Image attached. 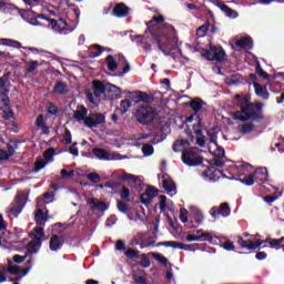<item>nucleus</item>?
I'll return each instance as SVG.
<instances>
[{"label":"nucleus","mask_w":284,"mask_h":284,"mask_svg":"<svg viewBox=\"0 0 284 284\" xmlns=\"http://www.w3.org/2000/svg\"><path fill=\"white\" fill-rule=\"evenodd\" d=\"M139 254H141V251L139 250H132V248H128L124 252V256H126V258L132 260V258H139Z\"/></svg>","instance_id":"de8ad7c7"},{"label":"nucleus","mask_w":284,"mask_h":284,"mask_svg":"<svg viewBox=\"0 0 284 284\" xmlns=\"http://www.w3.org/2000/svg\"><path fill=\"white\" fill-rule=\"evenodd\" d=\"M73 118L77 121H83L85 125V119H88V109H85V106L82 105L80 110H75L73 112Z\"/></svg>","instance_id":"c85d7f7f"},{"label":"nucleus","mask_w":284,"mask_h":284,"mask_svg":"<svg viewBox=\"0 0 284 284\" xmlns=\"http://www.w3.org/2000/svg\"><path fill=\"white\" fill-rule=\"evenodd\" d=\"M120 108H122V110H123L122 114H125V112H128V110H130V108H132V102H130V100H128V99L122 100L120 103Z\"/></svg>","instance_id":"13d9d810"},{"label":"nucleus","mask_w":284,"mask_h":284,"mask_svg":"<svg viewBox=\"0 0 284 284\" xmlns=\"http://www.w3.org/2000/svg\"><path fill=\"white\" fill-rule=\"evenodd\" d=\"M116 209L121 214H130V212H134V207L130 206L125 200H116Z\"/></svg>","instance_id":"393cba45"},{"label":"nucleus","mask_w":284,"mask_h":284,"mask_svg":"<svg viewBox=\"0 0 284 284\" xmlns=\"http://www.w3.org/2000/svg\"><path fill=\"white\" fill-rule=\"evenodd\" d=\"M235 48H241V49H245V48H254V40H252V37L247 36V37H244L240 40H237L235 42Z\"/></svg>","instance_id":"b1692460"},{"label":"nucleus","mask_w":284,"mask_h":284,"mask_svg":"<svg viewBox=\"0 0 284 284\" xmlns=\"http://www.w3.org/2000/svg\"><path fill=\"white\" fill-rule=\"evenodd\" d=\"M0 41L2 42V45H8L9 48H17V50H21V48H23L21 45V42L17 40L3 38V39H0Z\"/></svg>","instance_id":"e433bc0d"},{"label":"nucleus","mask_w":284,"mask_h":284,"mask_svg":"<svg viewBox=\"0 0 284 284\" xmlns=\"http://www.w3.org/2000/svg\"><path fill=\"white\" fill-rule=\"evenodd\" d=\"M165 17L154 16L149 22H146L145 34L150 32L151 43L158 48L165 57L172 54V50H176V29L170 23H164L159 30V23H163Z\"/></svg>","instance_id":"f257e3e1"},{"label":"nucleus","mask_w":284,"mask_h":284,"mask_svg":"<svg viewBox=\"0 0 284 284\" xmlns=\"http://www.w3.org/2000/svg\"><path fill=\"white\" fill-rule=\"evenodd\" d=\"M54 154H57V151L54 150V148H49L43 152V156L45 161H50V159H52Z\"/></svg>","instance_id":"bf43d9fd"},{"label":"nucleus","mask_w":284,"mask_h":284,"mask_svg":"<svg viewBox=\"0 0 284 284\" xmlns=\"http://www.w3.org/2000/svg\"><path fill=\"white\" fill-rule=\"evenodd\" d=\"M60 174H61L62 179H72V176H74V170L68 171L65 169H62L60 171Z\"/></svg>","instance_id":"338daca9"},{"label":"nucleus","mask_w":284,"mask_h":284,"mask_svg":"<svg viewBox=\"0 0 284 284\" xmlns=\"http://www.w3.org/2000/svg\"><path fill=\"white\" fill-rule=\"evenodd\" d=\"M162 187L168 192V194H172V192H176V184L172 180L164 179L162 181Z\"/></svg>","instance_id":"2f4dec72"},{"label":"nucleus","mask_w":284,"mask_h":284,"mask_svg":"<svg viewBox=\"0 0 284 284\" xmlns=\"http://www.w3.org/2000/svg\"><path fill=\"white\" fill-rule=\"evenodd\" d=\"M200 236H201V241H207L209 243H212L213 245L219 244V236L213 235L210 232H203Z\"/></svg>","instance_id":"473e14b6"},{"label":"nucleus","mask_w":284,"mask_h":284,"mask_svg":"<svg viewBox=\"0 0 284 284\" xmlns=\"http://www.w3.org/2000/svg\"><path fill=\"white\" fill-rule=\"evenodd\" d=\"M87 179H89L91 183H101V175H99V173H89L87 174Z\"/></svg>","instance_id":"4d7b16f0"},{"label":"nucleus","mask_w":284,"mask_h":284,"mask_svg":"<svg viewBox=\"0 0 284 284\" xmlns=\"http://www.w3.org/2000/svg\"><path fill=\"white\" fill-rule=\"evenodd\" d=\"M252 97L250 94H245L239 101L240 111H235L232 113L234 121H255L256 123H261L265 115L263 114V103L262 102H250Z\"/></svg>","instance_id":"f03ea898"},{"label":"nucleus","mask_w":284,"mask_h":284,"mask_svg":"<svg viewBox=\"0 0 284 284\" xmlns=\"http://www.w3.org/2000/svg\"><path fill=\"white\" fill-rule=\"evenodd\" d=\"M255 72L257 77H261V79H264L265 81H270L271 79L270 73L265 72V70H263V68L261 67V63L258 62L256 64Z\"/></svg>","instance_id":"a19ab883"},{"label":"nucleus","mask_w":284,"mask_h":284,"mask_svg":"<svg viewBox=\"0 0 284 284\" xmlns=\"http://www.w3.org/2000/svg\"><path fill=\"white\" fill-rule=\"evenodd\" d=\"M252 176H253L254 183H258V185H263L267 181L270 174L267 173V168L261 166V168H257L252 173Z\"/></svg>","instance_id":"dca6fc26"},{"label":"nucleus","mask_w":284,"mask_h":284,"mask_svg":"<svg viewBox=\"0 0 284 284\" xmlns=\"http://www.w3.org/2000/svg\"><path fill=\"white\" fill-rule=\"evenodd\" d=\"M135 39H141L140 43L142 44V48L150 52L152 50V44L150 42L145 41L143 39V36H135Z\"/></svg>","instance_id":"5fc2aeb1"},{"label":"nucleus","mask_w":284,"mask_h":284,"mask_svg":"<svg viewBox=\"0 0 284 284\" xmlns=\"http://www.w3.org/2000/svg\"><path fill=\"white\" fill-rule=\"evenodd\" d=\"M196 143L200 148H205V135L203 134V128L195 129Z\"/></svg>","instance_id":"f704fd0d"},{"label":"nucleus","mask_w":284,"mask_h":284,"mask_svg":"<svg viewBox=\"0 0 284 284\" xmlns=\"http://www.w3.org/2000/svg\"><path fill=\"white\" fill-rule=\"evenodd\" d=\"M153 258L158 261V263H161L162 265H168V257L159 254V253H152Z\"/></svg>","instance_id":"6e6d98bb"},{"label":"nucleus","mask_w":284,"mask_h":284,"mask_svg":"<svg viewBox=\"0 0 284 284\" xmlns=\"http://www.w3.org/2000/svg\"><path fill=\"white\" fill-rule=\"evenodd\" d=\"M194 119H197V123L193 125V130H199L200 128H203V115L201 114H191L186 118V123H192Z\"/></svg>","instance_id":"cd10ccee"},{"label":"nucleus","mask_w":284,"mask_h":284,"mask_svg":"<svg viewBox=\"0 0 284 284\" xmlns=\"http://www.w3.org/2000/svg\"><path fill=\"white\" fill-rule=\"evenodd\" d=\"M207 61H223L227 54L225 53V49L219 45H211L210 50H206L203 54Z\"/></svg>","instance_id":"0eeeda50"},{"label":"nucleus","mask_w":284,"mask_h":284,"mask_svg":"<svg viewBox=\"0 0 284 284\" xmlns=\"http://www.w3.org/2000/svg\"><path fill=\"white\" fill-rule=\"evenodd\" d=\"M155 196H159V190L154 186H148L145 192L140 195V201L143 205H150Z\"/></svg>","instance_id":"2eb2a0df"},{"label":"nucleus","mask_w":284,"mask_h":284,"mask_svg":"<svg viewBox=\"0 0 284 284\" xmlns=\"http://www.w3.org/2000/svg\"><path fill=\"white\" fill-rule=\"evenodd\" d=\"M283 241H284V236L280 237V239H266V243H268L270 247L272 250H282L283 248Z\"/></svg>","instance_id":"c756f323"},{"label":"nucleus","mask_w":284,"mask_h":284,"mask_svg":"<svg viewBox=\"0 0 284 284\" xmlns=\"http://www.w3.org/2000/svg\"><path fill=\"white\" fill-rule=\"evenodd\" d=\"M48 165V162L44 161L43 159H38L34 162V169L31 170V174H39L40 170H43Z\"/></svg>","instance_id":"ea45409f"},{"label":"nucleus","mask_w":284,"mask_h":284,"mask_svg":"<svg viewBox=\"0 0 284 284\" xmlns=\"http://www.w3.org/2000/svg\"><path fill=\"white\" fill-rule=\"evenodd\" d=\"M160 212H165L168 207V196L160 195Z\"/></svg>","instance_id":"052dcab7"},{"label":"nucleus","mask_w":284,"mask_h":284,"mask_svg":"<svg viewBox=\"0 0 284 284\" xmlns=\"http://www.w3.org/2000/svg\"><path fill=\"white\" fill-rule=\"evenodd\" d=\"M93 47L97 48L98 51H95V52H94V51L90 52L89 57H90L91 59H97V57H101V54H103V52H105V48H103V47L100 45V44H94Z\"/></svg>","instance_id":"a18cd8bd"},{"label":"nucleus","mask_w":284,"mask_h":284,"mask_svg":"<svg viewBox=\"0 0 284 284\" xmlns=\"http://www.w3.org/2000/svg\"><path fill=\"white\" fill-rule=\"evenodd\" d=\"M104 94L109 99H121V88L112 83H106V89Z\"/></svg>","instance_id":"aec40b11"},{"label":"nucleus","mask_w":284,"mask_h":284,"mask_svg":"<svg viewBox=\"0 0 284 284\" xmlns=\"http://www.w3.org/2000/svg\"><path fill=\"white\" fill-rule=\"evenodd\" d=\"M254 123L252 122H247V123H244L242 124L241 129H240V132L242 134H250L254 131Z\"/></svg>","instance_id":"c03bdc74"},{"label":"nucleus","mask_w":284,"mask_h":284,"mask_svg":"<svg viewBox=\"0 0 284 284\" xmlns=\"http://www.w3.org/2000/svg\"><path fill=\"white\" fill-rule=\"evenodd\" d=\"M7 272L12 276H19L21 274V267L19 266H8Z\"/></svg>","instance_id":"680f3d73"},{"label":"nucleus","mask_w":284,"mask_h":284,"mask_svg":"<svg viewBox=\"0 0 284 284\" xmlns=\"http://www.w3.org/2000/svg\"><path fill=\"white\" fill-rule=\"evenodd\" d=\"M48 114H50L51 116H55V114H59V106L52 102H49Z\"/></svg>","instance_id":"603ef678"},{"label":"nucleus","mask_w":284,"mask_h":284,"mask_svg":"<svg viewBox=\"0 0 284 284\" xmlns=\"http://www.w3.org/2000/svg\"><path fill=\"white\" fill-rule=\"evenodd\" d=\"M23 207H26V192L20 191L16 195L13 202L11 203V209L8 212L10 219H18L19 214L23 212Z\"/></svg>","instance_id":"20e7f679"},{"label":"nucleus","mask_w":284,"mask_h":284,"mask_svg":"<svg viewBox=\"0 0 284 284\" xmlns=\"http://www.w3.org/2000/svg\"><path fill=\"white\" fill-rule=\"evenodd\" d=\"M14 10L19 14V10H23V9H19V7L14 6L13 3H8L3 0H0V11L1 12H4V14H10V13L14 12Z\"/></svg>","instance_id":"4be33fe9"},{"label":"nucleus","mask_w":284,"mask_h":284,"mask_svg":"<svg viewBox=\"0 0 284 284\" xmlns=\"http://www.w3.org/2000/svg\"><path fill=\"white\" fill-rule=\"evenodd\" d=\"M121 181H130L131 183H136V181H139V176L134 175V174H130V173H123L120 176Z\"/></svg>","instance_id":"09e8293b"},{"label":"nucleus","mask_w":284,"mask_h":284,"mask_svg":"<svg viewBox=\"0 0 284 284\" xmlns=\"http://www.w3.org/2000/svg\"><path fill=\"white\" fill-rule=\"evenodd\" d=\"M128 14H130V9L123 2L116 3L112 10V16L118 19H125Z\"/></svg>","instance_id":"f3484780"},{"label":"nucleus","mask_w":284,"mask_h":284,"mask_svg":"<svg viewBox=\"0 0 284 284\" xmlns=\"http://www.w3.org/2000/svg\"><path fill=\"white\" fill-rule=\"evenodd\" d=\"M142 152L144 156H152V154H154V146H152V144L146 143L142 146Z\"/></svg>","instance_id":"8fccbe9b"},{"label":"nucleus","mask_w":284,"mask_h":284,"mask_svg":"<svg viewBox=\"0 0 284 284\" xmlns=\"http://www.w3.org/2000/svg\"><path fill=\"white\" fill-rule=\"evenodd\" d=\"M211 169H209L210 172V179L211 181H216L219 179V174H221V170H217L215 168H223L225 165V161L221 160V158H214L210 161Z\"/></svg>","instance_id":"9b49d317"},{"label":"nucleus","mask_w":284,"mask_h":284,"mask_svg":"<svg viewBox=\"0 0 284 284\" xmlns=\"http://www.w3.org/2000/svg\"><path fill=\"white\" fill-rule=\"evenodd\" d=\"M133 280L136 284H149L148 280L144 276L134 275Z\"/></svg>","instance_id":"774afa93"},{"label":"nucleus","mask_w":284,"mask_h":284,"mask_svg":"<svg viewBox=\"0 0 284 284\" xmlns=\"http://www.w3.org/2000/svg\"><path fill=\"white\" fill-rule=\"evenodd\" d=\"M203 105H205V101H203L201 98H194L190 102V108L193 109V113L195 114H201L199 111L203 110Z\"/></svg>","instance_id":"bb28decb"},{"label":"nucleus","mask_w":284,"mask_h":284,"mask_svg":"<svg viewBox=\"0 0 284 284\" xmlns=\"http://www.w3.org/2000/svg\"><path fill=\"white\" fill-rule=\"evenodd\" d=\"M89 205H91V210H98V212H108L110 206L105 202H97L94 199H90L88 201Z\"/></svg>","instance_id":"5701e85b"},{"label":"nucleus","mask_w":284,"mask_h":284,"mask_svg":"<svg viewBox=\"0 0 284 284\" xmlns=\"http://www.w3.org/2000/svg\"><path fill=\"white\" fill-rule=\"evenodd\" d=\"M181 148H190V140H178L173 143V152H181Z\"/></svg>","instance_id":"4c0bfd02"},{"label":"nucleus","mask_w":284,"mask_h":284,"mask_svg":"<svg viewBox=\"0 0 284 284\" xmlns=\"http://www.w3.org/2000/svg\"><path fill=\"white\" fill-rule=\"evenodd\" d=\"M19 14L23 21L30 23V26L41 27V22H39V18H37V12L32 10H19Z\"/></svg>","instance_id":"f8f14e48"},{"label":"nucleus","mask_w":284,"mask_h":284,"mask_svg":"<svg viewBox=\"0 0 284 284\" xmlns=\"http://www.w3.org/2000/svg\"><path fill=\"white\" fill-rule=\"evenodd\" d=\"M156 247H173V250H184V252H194L192 244H183L176 241L159 242Z\"/></svg>","instance_id":"6e6552de"},{"label":"nucleus","mask_w":284,"mask_h":284,"mask_svg":"<svg viewBox=\"0 0 284 284\" xmlns=\"http://www.w3.org/2000/svg\"><path fill=\"white\" fill-rule=\"evenodd\" d=\"M156 116V111L150 106H141L136 110L135 119L141 125H150Z\"/></svg>","instance_id":"39448f33"},{"label":"nucleus","mask_w":284,"mask_h":284,"mask_svg":"<svg viewBox=\"0 0 284 284\" xmlns=\"http://www.w3.org/2000/svg\"><path fill=\"white\" fill-rule=\"evenodd\" d=\"M211 143H213L217 148L216 151L214 152V156L217 159H223V156H225V149L219 146V142H216V140L214 139H211Z\"/></svg>","instance_id":"37998d69"},{"label":"nucleus","mask_w":284,"mask_h":284,"mask_svg":"<svg viewBox=\"0 0 284 284\" xmlns=\"http://www.w3.org/2000/svg\"><path fill=\"white\" fill-rule=\"evenodd\" d=\"M182 163L189 168H196L203 165V156L196 155L194 150H189L182 153Z\"/></svg>","instance_id":"423d86ee"},{"label":"nucleus","mask_w":284,"mask_h":284,"mask_svg":"<svg viewBox=\"0 0 284 284\" xmlns=\"http://www.w3.org/2000/svg\"><path fill=\"white\" fill-rule=\"evenodd\" d=\"M220 9L222 10V12L226 13V17H234V14H236V11H234L227 4H221Z\"/></svg>","instance_id":"3c124183"},{"label":"nucleus","mask_w":284,"mask_h":284,"mask_svg":"<svg viewBox=\"0 0 284 284\" xmlns=\"http://www.w3.org/2000/svg\"><path fill=\"white\" fill-rule=\"evenodd\" d=\"M105 62H106V65H108V70L110 72H116V70L119 69V63H116V60H114L113 55H108L105 58Z\"/></svg>","instance_id":"c9c22d12"},{"label":"nucleus","mask_w":284,"mask_h":284,"mask_svg":"<svg viewBox=\"0 0 284 284\" xmlns=\"http://www.w3.org/2000/svg\"><path fill=\"white\" fill-rule=\"evenodd\" d=\"M120 197L122 201H126V203H130V189L128 186H122V190L119 192Z\"/></svg>","instance_id":"49530a36"},{"label":"nucleus","mask_w":284,"mask_h":284,"mask_svg":"<svg viewBox=\"0 0 284 284\" xmlns=\"http://www.w3.org/2000/svg\"><path fill=\"white\" fill-rule=\"evenodd\" d=\"M253 88L255 90L256 97H261V99H263L264 101L270 100V92L267 91V84L262 85L257 82H254Z\"/></svg>","instance_id":"6ab92c4d"},{"label":"nucleus","mask_w":284,"mask_h":284,"mask_svg":"<svg viewBox=\"0 0 284 284\" xmlns=\"http://www.w3.org/2000/svg\"><path fill=\"white\" fill-rule=\"evenodd\" d=\"M29 236L32 239L28 244V254L26 256L22 255H13L14 263H23L26 261L27 256H30L32 258V254H37L39 252V248L41 247L43 243V239H45V231L43 226H37L33 229V231L29 234Z\"/></svg>","instance_id":"7ed1b4c3"},{"label":"nucleus","mask_w":284,"mask_h":284,"mask_svg":"<svg viewBox=\"0 0 284 284\" xmlns=\"http://www.w3.org/2000/svg\"><path fill=\"white\" fill-rule=\"evenodd\" d=\"M240 183H243V185L252 186L254 185V175L247 174L243 178L236 179Z\"/></svg>","instance_id":"79ce46f5"},{"label":"nucleus","mask_w":284,"mask_h":284,"mask_svg":"<svg viewBox=\"0 0 284 284\" xmlns=\"http://www.w3.org/2000/svg\"><path fill=\"white\" fill-rule=\"evenodd\" d=\"M108 83H103L100 80H94L92 82L93 95L99 99L102 94H105V89Z\"/></svg>","instance_id":"412c9836"},{"label":"nucleus","mask_w":284,"mask_h":284,"mask_svg":"<svg viewBox=\"0 0 284 284\" xmlns=\"http://www.w3.org/2000/svg\"><path fill=\"white\" fill-rule=\"evenodd\" d=\"M103 123H105V115L102 113H91L85 118L87 128H99V125H103Z\"/></svg>","instance_id":"1a4fd4ad"},{"label":"nucleus","mask_w":284,"mask_h":284,"mask_svg":"<svg viewBox=\"0 0 284 284\" xmlns=\"http://www.w3.org/2000/svg\"><path fill=\"white\" fill-rule=\"evenodd\" d=\"M92 153L99 159V161H110V152H108L105 149L93 148Z\"/></svg>","instance_id":"a878e982"},{"label":"nucleus","mask_w":284,"mask_h":284,"mask_svg":"<svg viewBox=\"0 0 284 284\" xmlns=\"http://www.w3.org/2000/svg\"><path fill=\"white\" fill-rule=\"evenodd\" d=\"M265 243H267V240H256L255 242L251 240H243V237H240L237 240V245H240L242 250H248V251L257 250V247H260Z\"/></svg>","instance_id":"9d476101"},{"label":"nucleus","mask_w":284,"mask_h":284,"mask_svg":"<svg viewBox=\"0 0 284 284\" xmlns=\"http://www.w3.org/2000/svg\"><path fill=\"white\" fill-rule=\"evenodd\" d=\"M209 30H210V24H203L197 29V36L205 37Z\"/></svg>","instance_id":"69168bd1"},{"label":"nucleus","mask_w":284,"mask_h":284,"mask_svg":"<svg viewBox=\"0 0 284 284\" xmlns=\"http://www.w3.org/2000/svg\"><path fill=\"white\" fill-rule=\"evenodd\" d=\"M140 265L142 267H150V265H152V263L150 262V258H148V255L145 253H143L141 255V263H140Z\"/></svg>","instance_id":"0e129e2a"},{"label":"nucleus","mask_w":284,"mask_h":284,"mask_svg":"<svg viewBox=\"0 0 284 284\" xmlns=\"http://www.w3.org/2000/svg\"><path fill=\"white\" fill-rule=\"evenodd\" d=\"M130 99L131 101H134V103H152V101H154V95L143 91H134L131 92Z\"/></svg>","instance_id":"4468645a"},{"label":"nucleus","mask_w":284,"mask_h":284,"mask_svg":"<svg viewBox=\"0 0 284 284\" xmlns=\"http://www.w3.org/2000/svg\"><path fill=\"white\" fill-rule=\"evenodd\" d=\"M64 243H65V237L53 234L50 239L49 247L51 252H59V250L63 247Z\"/></svg>","instance_id":"a211bd4d"},{"label":"nucleus","mask_w":284,"mask_h":284,"mask_svg":"<svg viewBox=\"0 0 284 284\" xmlns=\"http://www.w3.org/2000/svg\"><path fill=\"white\" fill-rule=\"evenodd\" d=\"M68 92V84L65 82L58 81L53 87L54 94H67Z\"/></svg>","instance_id":"72a5a7b5"},{"label":"nucleus","mask_w":284,"mask_h":284,"mask_svg":"<svg viewBox=\"0 0 284 284\" xmlns=\"http://www.w3.org/2000/svg\"><path fill=\"white\" fill-rule=\"evenodd\" d=\"M36 223L37 225H45V222L48 221V217L45 216V213H43V210L39 209L36 212Z\"/></svg>","instance_id":"58836bf2"},{"label":"nucleus","mask_w":284,"mask_h":284,"mask_svg":"<svg viewBox=\"0 0 284 284\" xmlns=\"http://www.w3.org/2000/svg\"><path fill=\"white\" fill-rule=\"evenodd\" d=\"M63 143H65V145H71L72 144V133L70 132L69 129L64 130V140Z\"/></svg>","instance_id":"e2e57ef3"},{"label":"nucleus","mask_w":284,"mask_h":284,"mask_svg":"<svg viewBox=\"0 0 284 284\" xmlns=\"http://www.w3.org/2000/svg\"><path fill=\"white\" fill-rule=\"evenodd\" d=\"M0 104L2 108H8V105H10V98L8 97V93L0 94Z\"/></svg>","instance_id":"864d4df0"},{"label":"nucleus","mask_w":284,"mask_h":284,"mask_svg":"<svg viewBox=\"0 0 284 284\" xmlns=\"http://www.w3.org/2000/svg\"><path fill=\"white\" fill-rule=\"evenodd\" d=\"M187 214H189L187 209H181L180 221L182 223H187V227H190L191 230L196 229V225H194V221L191 220L190 222H187Z\"/></svg>","instance_id":"7c9ffc66"},{"label":"nucleus","mask_w":284,"mask_h":284,"mask_svg":"<svg viewBox=\"0 0 284 284\" xmlns=\"http://www.w3.org/2000/svg\"><path fill=\"white\" fill-rule=\"evenodd\" d=\"M232 210L230 209V203L227 202L220 204L219 207L213 206L211 209V216H213V219H219V216H230Z\"/></svg>","instance_id":"ddd939ff"}]
</instances>
